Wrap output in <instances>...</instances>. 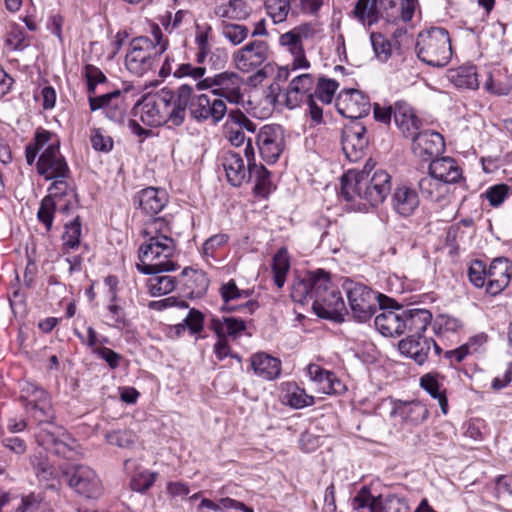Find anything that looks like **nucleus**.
Returning <instances> with one entry per match:
<instances>
[{
	"instance_id": "bf43d9fd",
	"label": "nucleus",
	"mask_w": 512,
	"mask_h": 512,
	"mask_svg": "<svg viewBox=\"0 0 512 512\" xmlns=\"http://www.w3.org/2000/svg\"><path fill=\"white\" fill-rule=\"evenodd\" d=\"M55 210L56 201L52 200V197L45 196L41 200L40 207L37 212V219L45 226L47 232L52 229Z\"/></svg>"
},
{
	"instance_id": "a18cd8bd",
	"label": "nucleus",
	"mask_w": 512,
	"mask_h": 512,
	"mask_svg": "<svg viewBox=\"0 0 512 512\" xmlns=\"http://www.w3.org/2000/svg\"><path fill=\"white\" fill-rule=\"evenodd\" d=\"M439 374L427 373L420 378V386L431 397L438 400L443 414L448 412V400L445 391H442L441 384L438 381Z\"/></svg>"
},
{
	"instance_id": "aec40b11",
	"label": "nucleus",
	"mask_w": 512,
	"mask_h": 512,
	"mask_svg": "<svg viewBox=\"0 0 512 512\" xmlns=\"http://www.w3.org/2000/svg\"><path fill=\"white\" fill-rule=\"evenodd\" d=\"M511 275L512 264L508 258H495L487 269L486 292L493 296L501 293L509 285Z\"/></svg>"
},
{
	"instance_id": "4c0bfd02",
	"label": "nucleus",
	"mask_w": 512,
	"mask_h": 512,
	"mask_svg": "<svg viewBox=\"0 0 512 512\" xmlns=\"http://www.w3.org/2000/svg\"><path fill=\"white\" fill-rule=\"evenodd\" d=\"M69 180L70 178L52 179V183L48 187L49 195L47 197H52V200L68 198L67 203L62 207L64 213H68L77 205V194Z\"/></svg>"
},
{
	"instance_id": "f3484780",
	"label": "nucleus",
	"mask_w": 512,
	"mask_h": 512,
	"mask_svg": "<svg viewBox=\"0 0 512 512\" xmlns=\"http://www.w3.org/2000/svg\"><path fill=\"white\" fill-rule=\"evenodd\" d=\"M36 437L39 445L64 458L70 457L75 443L64 429L53 425L40 429Z\"/></svg>"
},
{
	"instance_id": "37998d69",
	"label": "nucleus",
	"mask_w": 512,
	"mask_h": 512,
	"mask_svg": "<svg viewBox=\"0 0 512 512\" xmlns=\"http://www.w3.org/2000/svg\"><path fill=\"white\" fill-rule=\"evenodd\" d=\"M197 509L198 511L209 509L214 512H227L231 509L239 510L242 512H254L252 507L246 506L243 502L229 497L220 498L218 501L203 498Z\"/></svg>"
},
{
	"instance_id": "5fc2aeb1",
	"label": "nucleus",
	"mask_w": 512,
	"mask_h": 512,
	"mask_svg": "<svg viewBox=\"0 0 512 512\" xmlns=\"http://www.w3.org/2000/svg\"><path fill=\"white\" fill-rule=\"evenodd\" d=\"M290 269L289 256L286 249L281 248L273 257L272 270L274 282L278 288L283 287L286 275Z\"/></svg>"
},
{
	"instance_id": "f03ea898",
	"label": "nucleus",
	"mask_w": 512,
	"mask_h": 512,
	"mask_svg": "<svg viewBox=\"0 0 512 512\" xmlns=\"http://www.w3.org/2000/svg\"><path fill=\"white\" fill-rule=\"evenodd\" d=\"M171 229L161 218L155 219L146 235L149 238L138 251L139 263L136 268L143 274L174 271L177 264L172 260L176 251V243L170 236Z\"/></svg>"
},
{
	"instance_id": "393cba45",
	"label": "nucleus",
	"mask_w": 512,
	"mask_h": 512,
	"mask_svg": "<svg viewBox=\"0 0 512 512\" xmlns=\"http://www.w3.org/2000/svg\"><path fill=\"white\" fill-rule=\"evenodd\" d=\"M432 314L426 309H410L402 311L401 334L422 336L431 323Z\"/></svg>"
},
{
	"instance_id": "2eb2a0df",
	"label": "nucleus",
	"mask_w": 512,
	"mask_h": 512,
	"mask_svg": "<svg viewBox=\"0 0 512 512\" xmlns=\"http://www.w3.org/2000/svg\"><path fill=\"white\" fill-rule=\"evenodd\" d=\"M337 111L351 121H358L367 116L370 112L371 104L367 95L357 89H344L336 98Z\"/></svg>"
},
{
	"instance_id": "3c124183",
	"label": "nucleus",
	"mask_w": 512,
	"mask_h": 512,
	"mask_svg": "<svg viewBox=\"0 0 512 512\" xmlns=\"http://www.w3.org/2000/svg\"><path fill=\"white\" fill-rule=\"evenodd\" d=\"M250 30L246 25L223 21L221 35L233 46L243 43L249 36Z\"/></svg>"
},
{
	"instance_id": "09e8293b",
	"label": "nucleus",
	"mask_w": 512,
	"mask_h": 512,
	"mask_svg": "<svg viewBox=\"0 0 512 512\" xmlns=\"http://www.w3.org/2000/svg\"><path fill=\"white\" fill-rule=\"evenodd\" d=\"M81 230L82 225L79 216L65 224L64 233L62 235V251L64 254H68L70 250L78 248L80 245Z\"/></svg>"
},
{
	"instance_id": "864d4df0",
	"label": "nucleus",
	"mask_w": 512,
	"mask_h": 512,
	"mask_svg": "<svg viewBox=\"0 0 512 512\" xmlns=\"http://www.w3.org/2000/svg\"><path fill=\"white\" fill-rule=\"evenodd\" d=\"M265 9L275 24L284 22L293 11L292 0H265Z\"/></svg>"
},
{
	"instance_id": "cd10ccee",
	"label": "nucleus",
	"mask_w": 512,
	"mask_h": 512,
	"mask_svg": "<svg viewBox=\"0 0 512 512\" xmlns=\"http://www.w3.org/2000/svg\"><path fill=\"white\" fill-rule=\"evenodd\" d=\"M429 172L448 186L457 183L462 178V170L451 157L436 158L430 162Z\"/></svg>"
},
{
	"instance_id": "6ab92c4d",
	"label": "nucleus",
	"mask_w": 512,
	"mask_h": 512,
	"mask_svg": "<svg viewBox=\"0 0 512 512\" xmlns=\"http://www.w3.org/2000/svg\"><path fill=\"white\" fill-rule=\"evenodd\" d=\"M445 148L443 136L435 131L417 132L412 137V151L423 160L440 155Z\"/></svg>"
},
{
	"instance_id": "8fccbe9b",
	"label": "nucleus",
	"mask_w": 512,
	"mask_h": 512,
	"mask_svg": "<svg viewBox=\"0 0 512 512\" xmlns=\"http://www.w3.org/2000/svg\"><path fill=\"white\" fill-rule=\"evenodd\" d=\"M284 403L294 409H301L314 404V397L308 395L304 389L295 384L288 383L284 395Z\"/></svg>"
},
{
	"instance_id": "f704fd0d",
	"label": "nucleus",
	"mask_w": 512,
	"mask_h": 512,
	"mask_svg": "<svg viewBox=\"0 0 512 512\" xmlns=\"http://www.w3.org/2000/svg\"><path fill=\"white\" fill-rule=\"evenodd\" d=\"M245 291L239 290L236 283L233 280L223 284L220 287V295L224 302L221 307L222 311H236V310H244L247 311L248 314H252L257 308L258 304L255 301H247L242 305H230L229 302L240 299L244 295Z\"/></svg>"
},
{
	"instance_id": "e433bc0d",
	"label": "nucleus",
	"mask_w": 512,
	"mask_h": 512,
	"mask_svg": "<svg viewBox=\"0 0 512 512\" xmlns=\"http://www.w3.org/2000/svg\"><path fill=\"white\" fill-rule=\"evenodd\" d=\"M181 276L185 289L191 298H198L206 293L209 279L204 271L186 267L183 269Z\"/></svg>"
},
{
	"instance_id": "49530a36",
	"label": "nucleus",
	"mask_w": 512,
	"mask_h": 512,
	"mask_svg": "<svg viewBox=\"0 0 512 512\" xmlns=\"http://www.w3.org/2000/svg\"><path fill=\"white\" fill-rule=\"evenodd\" d=\"M162 272L150 274L151 277L147 280L146 286L148 292L153 297L166 295L172 292L176 287L175 277L169 275H161Z\"/></svg>"
},
{
	"instance_id": "4be33fe9",
	"label": "nucleus",
	"mask_w": 512,
	"mask_h": 512,
	"mask_svg": "<svg viewBox=\"0 0 512 512\" xmlns=\"http://www.w3.org/2000/svg\"><path fill=\"white\" fill-rule=\"evenodd\" d=\"M381 18L396 23L399 20L408 22L412 19L417 0H376Z\"/></svg>"
},
{
	"instance_id": "a211bd4d",
	"label": "nucleus",
	"mask_w": 512,
	"mask_h": 512,
	"mask_svg": "<svg viewBox=\"0 0 512 512\" xmlns=\"http://www.w3.org/2000/svg\"><path fill=\"white\" fill-rule=\"evenodd\" d=\"M91 111L103 109L105 115L114 122L123 120L127 105L122 91L114 90L103 95L88 98Z\"/></svg>"
},
{
	"instance_id": "9d476101",
	"label": "nucleus",
	"mask_w": 512,
	"mask_h": 512,
	"mask_svg": "<svg viewBox=\"0 0 512 512\" xmlns=\"http://www.w3.org/2000/svg\"><path fill=\"white\" fill-rule=\"evenodd\" d=\"M242 86V77L237 73L227 71L212 77H206L196 85L199 90L212 89L211 93L216 97L225 98L228 102L234 104H239L243 99Z\"/></svg>"
},
{
	"instance_id": "5701e85b",
	"label": "nucleus",
	"mask_w": 512,
	"mask_h": 512,
	"mask_svg": "<svg viewBox=\"0 0 512 512\" xmlns=\"http://www.w3.org/2000/svg\"><path fill=\"white\" fill-rule=\"evenodd\" d=\"M433 339L425 336H406L398 348L401 354L413 359L418 365H423L429 356Z\"/></svg>"
},
{
	"instance_id": "58836bf2",
	"label": "nucleus",
	"mask_w": 512,
	"mask_h": 512,
	"mask_svg": "<svg viewBox=\"0 0 512 512\" xmlns=\"http://www.w3.org/2000/svg\"><path fill=\"white\" fill-rule=\"evenodd\" d=\"M418 187L422 196L433 202L444 200L450 193V186L431 175L430 172L419 180Z\"/></svg>"
},
{
	"instance_id": "1a4fd4ad",
	"label": "nucleus",
	"mask_w": 512,
	"mask_h": 512,
	"mask_svg": "<svg viewBox=\"0 0 512 512\" xmlns=\"http://www.w3.org/2000/svg\"><path fill=\"white\" fill-rule=\"evenodd\" d=\"M317 33L316 26L312 23H303L293 29L280 34L279 46L292 57V69H308V61L304 49V41L312 39Z\"/></svg>"
},
{
	"instance_id": "de8ad7c7",
	"label": "nucleus",
	"mask_w": 512,
	"mask_h": 512,
	"mask_svg": "<svg viewBox=\"0 0 512 512\" xmlns=\"http://www.w3.org/2000/svg\"><path fill=\"white\" fill-rule=\"evenodd\" d=\"M410 508L403 497L397 495L378 496L371 505V512H409Z\"/></svg>"
},
{
	"instance_id": "c756f323",
	"label": "nucleus",
	"mask_w": 512,
	"mask_h": 512,
	"mask_svg": "<svg viewBox=\"0 0 512 512\" xmlns=\"http://www.w3.org/2000/svg\"><path fill=\"white\" fill-rule=\"evenodd\" d=\"M167 197L164 190L154 187H147L135 196V203L146 214L154 215L159 213L166 205Z\"/></svg>"
},
{
	"instance_id": "13d9d810",
	"label": "nucleus",
	"mask_w": 512,
	"mask_h": 512,
	"mask_svg": "<svg viewBox=\"0 0 512 512\" xmlns=\"http://www.w3.org/2000/svg\"><path fill=\"white\" fill-rule=\"evenodd\" d=\"M338 87L339 84L335 80L321 77L315 92L311 95L324 104H330Z\"/></svg>"
},
{
	"instance_id": "0eeeda50",
	"label": "nucleus",
	"mask_w": 512,
	"mask_h": 512,
	"mask_svg": "<svg viewBox=\"0 0 512 512\" xmlns=\"http://www.w3.org/2000/svg\"><path fill=\"white\" fill-rule=\"evenodd\" d=\"M188 90L187 103L183 106V122L186 118V110H189L190 116L197 122L219 123L227 113V106L223 99L214 94H194L193 87L187 84L179 86V89Z\"/></svg>"
},
{
	"instance_id": "72a5a7b5",
	"label": "nucleus",
	"mask_w": 512,
	"mask_h": 512,
	"mask_svg": "<svg viewBox=\"0 0 512 512\" xmlns=\"http://www.w3.org/2000/svg\"><path fill=\"white\" fill-rule=\"evenodd\" d=\"M209 328L217 335L236 339L246 330V323L241 318L233 316L212 317Z\"/></svg>"
},
{
	"instance_id": "b1692460",
	"label": "nucleus",
	"mask_w": 512,
	"mask_h": 512,
	"mask_svg": "<svg viewBox=\"0 0 512 512\" xmlns=\"http://www.w3.org/2000/svg\"><path fill=\"white\" fill-rule=\"evenodd\" d=\"M245 156L248 161V180L255 178V192L266 196L271 191L270 172L263 165L255 163V153L250 139L245 148Z\"/></svg>"
},
{
	"instance_id": "7c9ffc66",
	"label": "nucleus",
	"mask_w": 512,
	"mask_h": 512,
	"mask_svg": "<svg viewBox=\"0 0 512 512\" xmlns=\"http://www.w3.org/2000/svg\"><path fill=\"white\" fill-rule=\"evenodd\" d=\"M307 373L310 379L319 385V390L324 394L339 393L344 388L342 382L333 372L325 370L317 364L308 365Z\"/></svg>"
},
{
	"instance_id": "e2e57ef3",
	"label": "nucleus",
	"mask_w": 512,
	"mask_h": 512,
	"mask_svg": "<svg viewBox=\"0 0 512 512\" xmlns=\"http://www.w3.org/2000/svg\"><path fill=\"white\" fill-rule=\"evenodd\" d=\"M106 441L120 448H130L136 442V435L131 430H115L107 432Z\"/></svg>"
},
{
	"instance_id": "9b49d317",
	"label": "nucleus",
	"mask_w": 512,
	"mask_h": 512,
	"mask_svg": "<svg viewBox=\"0 0 512 512\" xmlns=\"http://www.w3.org/2000/svg\"><path fill=\"white\" fill-rule=\"evenodd\" d=\"M37 173L45 180L71 178V170L66 158L60 151L58 140L49 142L36 162Z\"/></svg>"
},
{
	"instance_id": "6e6d98bb",
	"label": "nucleus",
	"mask_w": 512,
	"mask_h": 512,
	"mask_svg": "<svg viewBox=\"0 0 512 512\" xmlns=\"http://www.w3.org/2000/svg\"><path fill=\"white\" fill-rule=\"evenodd\" d=\"M26 410L39 423L50 424L54 418V412L48 395L26 407Z\"/></svg>"
},
{
	"instance_id": "ddd939ff",
	"label": "nucleus",
	"mask_w": 512,
	"mask_h": 512,
	"mask_svg": "<svg viewBox=\"0 0 512 512\" xmlns=\"http://www.w3.org/2000/svg\"><path fill=\"white\" fill-rule=\"evenodd\" d=\"M256 144L262 159L268 163H275L285 148V134L282 126L267 124L260 128Z\"/></svg>"
},
{
	"instance_id": "ea45409f",
	"label": "nucleus",
	"mask_w": 512,
	"mask_h": 512,
	"mask_svg": "<svg viewBox=\"0 0 512 512\" xmlns=\"http://www.w3.org/2000/svg\"><path fill=\"white\" fill-rule=\"evenodd\" d=\"M447 77L458 88L476 89L479 86L478 73L472 64L450 69Z\"/></svg>"
},
{
	"instance_id": "a19ab883",
	"label": "nucleus",
	"mask_w": 512,
	"mask_h": 512,
	"mask_svg": "<svg viewBox=\"0 0 512 512\" xmlns=\"http://www.w3.org/2000/svg\"><path fill=\"white\" fill-rule=\"evenodd\" d=\"M374 324L384 336L401 335L402 313L393 310H382L376 315Z\"/></svg>"
},
{
	"instance_id": "bb28decb",
	"label": "nucleus",
	"mask_w": 512,
	"mask_h": 512,
	"mask_svg": "<svg viewBox=\"0 0 512 512\" xmlns=\"http://www.w3.org/2000/svg\"><path fill=\"white\" fill-rule=\"evenodd\" d=\"M222 165L227 181L232 186L239 187L248 180V165L245 166L240 154L233 151L226 152L222 159Z\"/></svg>"
},
{
	"instance_id": "338daca9",
	"label": "nucleus",
	"mask_w": 512,
	"mask_h": 512,
	"mask_svg": "<svg viewBox=\"0 0 512 512\" xmlns=\"http://www.w3.org/2000/svg\"><path fill=\"white\" fill-rule=\"evenodd\" d=\"M204 67H195L190 63L179 64L173 72L175 78L191 77L194 80L201 79L205 75Z\"/></svg>"
},
{
	"instance_id": "4d7b16f0",
	"label": "nucleus",
	"mask_w": 512,
	"mask_h": 512,
	"mask_svg": "<svg viewBox=\"0 0 512 512\" xmlns=\"http://www.w3.org/2000/svg\"><path fill=\"white\" fill-rule=\"evenodd\" d=\"M229 236L225 233L212 235L202 245V256L206 261L216 259L218 252L227 245Z\"/></svg>"
},
{
	"instance_id": "f8f14e48",
	"label": "nucleus",
	"mask_w": 512,
	"mask_h": 512,
	"mask_svg": "<svg viewBox=\"0 0 512 512\" xmlns=\"http://www.w3.org/2000/svg\"><path fill=\"white\" fill-rule=\"evenodd\" d=\"M270 45L264 40H253L232 54L235 67L242 72H252L268 61Z\"/></svg>"
},
{
	"instance_id": "39448f33",
	"label": "nucleus",
	"mask_w": 512,
	"mask_h": 512,
	"mask_svg": "<svg viewBox=\"0 0 512 512\" xmlns=\"http://www.w3.org/2000/svg\"><path fill=\"white\" fill-rule=\"evenodd\" d=\"M415 50L422 62L433 67L446 66L452 56L448 32L444 28L433 27L419 33Z\"/></svg>"
},
{
	"instance_id": "79ce46f5",
	"label": "nucleus",
	"mask_w": 512,
	"mask_h": 512,
	"mask_svg": "<svg viewBox=\"0 0 512 512\" xmlns=\"http://www.w3.org/2000/svg\"><path fill=\"white\" fill-rule=\"evenodd\" d=\"M353 16L363 25L372 26L381 18L376 0H357Z\"/></svg>"
},
{
	"instance_id": "0e129e2a",
	"label": "nucleus",
	"mask_w": 512,
	"mask_h": 512,
	"mask_svg": "<svg viewBox=\"0 0 512 512\" xmlns=\"http://www.w3.org/2000/svg\"><path fill=\"white\" fill-rule=\"evenodd\" d=\"M46 395H48L47 392L35 383L27 381L21 386L20 398L25 402V408L29 407L32 403L41 400V398Z\"/></svg>"
},
{
	"instance_id": "a878e982",
	"label": "nucleus",
	"mask_w": 512,
	"mask_h": 512,
	"mask_svg": "<svg viewBox=\"0 0 512 512\" xmlns=\"http://www.w3.org/2000/svg\"><path fill=\"white\" fill-rule=\"evenodd\" d=\"M391 203L397 214L408 217L418 208L419 197L414 189L406 185H401L394 190Z\"/></svg>"
},
{
	"instance_id": "423d86ee",
	"label": "nucleus",
	"mask_w": 512,
	"mask_h": 512,
	"mask_svg": "<svg viewBox=\"0 0 512 512\" xmlns=\"http://www.w3.org/2000/svg\"><path fill=\"white\" fill-rule=\"evenodd\" d=\"M166 49L167 43L154 44L147 37L134 38L125 57L126 69L137 77H143L154 71Z\"/></svg>"
},
{
	"instance_id": "7ed1b4c3",
	"label": "nucleus",
	"mask_w": 512,
	"mask_h": 512,
	"mask_svg": "<svg viewBox=\"0 0 512 512\" xmlns=\"http://www.w3.org/2000/svg\"><path fill=\"white\" fill-rule=\"evenodd\" d=\"M390 190L391 176L382 169L372 172L368 164L361 171L349 170L341 178V195L359 206L381 204Z\"/></svg>"
},
{
	"instance_id": "f257e3e1",
	"label": "nucleus",
	"mask_w": 512,
	"mask_h": 512,
	"mask_svg": "<svg viewBox=\"0 0 512 512\" xmlns=\"http://www.w3.org/2000/svg\"><path fill=\"white\" fill-rule=\"evenodd\" d=\"M291 298L300 304L311 302L314 312L325 319L340 320L347 311L340 291L323 270L296 279L291 287Z\"/></svg>"
},
{
	"instance_id": "412c9836",
	"label": "nucleus",
	"mask_w": 512,
	"mask_h": 512,
	"mask_svg": "<svg viewBox=\"0 0 512 512\" xmlns=\"http://www.w3.org/2000/svg\"><path fill=\"white\" fill-rule=\"evenodd\" d=\"M244 130L254 133L256 124L240 110H231L224 126L225 137L233 146L239 147L245 141Z\"/></svg>"
},
{
	"instance_id": "774afa93",
	"label": "nucleus",
	"mask_w": 512,
	"mask_h": 512,
	"mask_svg": "<svg viewBox=\"0 0 512 512\" xmlns=\"http://www.w3.org/2000/svg\"><path fill=\"white\" fill-rule=\"evenodd\" d=\"M91 144L96 151L109 152L113 148V140L110 136L104 135L101 129H93Z\"/></svg>"
},
{
	"instance_id": "4468645a",
	"label": "nucleus",
	"mask_w": 512,
	"mask_h": 512,
	"mask_svg": "<svg viewBox=\"0 0 512 512\" xmlns=\"http://www.w3.org/2000/svg\"><path fill=\"white\" fill-rule=\"evenodd\" d=\"M68 485L78 494L96 499L101 496L103 487L96 472L88 466L78 465L71 472H64Z\"/></svg>"
},
{
	"instance_id": "c85d7f7f",
	"label": "nucleus",
	"mask_w": 512,
	"mask_h": 512,
	"mask_svg": "<svg viewBox=\"0 0 512 512\" xmlns=\"http://www.w3.org/2000/svg\"><path fill=\"white\" fill-rule=\"evenodd\" d=\"M394 121L404 136L413 137L421 128L422 122L413 109L405 102L394 105Z\"/></svg>"
},
{
	"instance_id": "69168bd1",
	"label": "nucleus",
	"mask_w": 512,
	"mask_h": 512,
	"mask_svg": "<svg viewBox=\"0 0 512 512\" xmlns=\"http://www.w3.org/2000/svg\"><path fill=\"white\" fill-rule=\"evenodd\" d=\"M468 277L475 287L481 288L484 285L487 286L486 265L480 260L473 261L468 269Z\"/></svg>"
},
{
	"instance_id": "c9c22d12",
	"label": "nucleus",
	"mask_w": 512,
	"mask_h": 512,
	"mask_svg": "<svg viewBox=\"0 0 512 512\" xmlns=\"http://www.w3.org/2000/svg\"><path fill=\"white\" fill-rule=\"evenodd\" d=\"M314 80L311 74H301L292 79L286 94V104L289 108H294L299 102L306 100L310 94Z\"/></svg>"
},
{
	"instance_id": "6e6552de",
	"label": "nucleus",
	"mask_w": 512,
	"mask_h": 512,
	"mask_svg": "<svg viewBox=\"0 0 512 512\" xmlns=\"http://www.w3.org/2000/svg\"><path fill=\"white\" fill-rule=\"evenodd\" d=\"M343 289L346 293L353 317L365 322L376 313L377 306H382L381 294H377L365 284L345 280Z\"/></svg>"
},
{
	"instance_id": "2f4dec72",
	"label": "nucleus",
	"mask_w": 512,
	"mask_h": 512,
	"mask_svg": "<svg viewBox=\"0 0 512 512\" xmlns=\"http://www.w3.org/2000/svg\"><path fill=\"white\" fill-rule=\"evenodd\" d=\"M251 368L257 376L265 380H274L280 376L281 361L267 353L259 352L251 356Z\"/></svg>"
},
{
	"instance_id": "c03bdc74",
	"label": "nucleus",
	"mask_w": 512,
	"mask_h": 512,
	"mask_svg": "<svg viewBox=\"0 0 512 512\" xmlns=\"http://www.w3.org/2000/svg\"><path fill=\"white\" fill-rule=\"evenodd\" d=\"M4 42L12 51H24L30 45L24 28L14 21L6 27Z\"/></svg>"
},
{
	"instance_id": "473e14b6",
	"label": "nucleus",
	"mask_w": 512,
	"mask_h": 512,
	"mask_svg": "<svg viewBox=\"0 0 512 512\" xmlns=\"http://www.w3.org/2000/svg\"><path fill=\"white\" fill-rule=\"evenodd\" d=\"M391 415L400 417L407 423L419 424L427 419L429 412L427 407L419 401H397L394 404Z\"/></svg>"
},
{
	"instance_id": "20e7f679",
	"label": "nucleus",
	"mask_w": 512,
	"mask_h": 512,
	"mask_svg": "<svg viewBox=\"0 0 512 512\" xmlns=\"http://www.w3.org/2000/svg\"><path fill=\"white\" fill-rule=\"evenodd\" d=\"M186 91V88L178 87L175 92L162 89L157 93L144 96L136 106L141 121L152 127L163 124H168L169 127L182 125L183 106L188 99Z\"/></svg>"
},
{
	"instance_id": "dca6fc26",
	"label": "nucleus",
	"mask_w": 512,
	"mask_h": 512,
	"mask_svg": "<svg viewBox=\"0 0 512 512\" xmlns=\"http://www.w3.org/2000/svg\"><path fill=\"white\" fill-rule=\"evenodd\" d=\"M341 144L348 160H360L368 146L366 127L359 121H350L343 128Z\"/></svg>"
},
{
	"instance_id": "052dcab7",
	"label": "nucleus",
	"mask_w": 512,
	"mask_h": 512,
	"mask_svg": "<svg viewBox=\"0 0 512 512\" xmlns=\"http://www.w3.org/2000/svg\"><path fill=\"white\" fill-rule=\"evenodd\" d=\"M157 476V472H151L149 470L141 471L133 475L130 481V487L135 492L145 493L154 485Z\"/></svg>"
},
{
	"instance_id": "680f3d73",
	"label": "nucleus",
	"mask_w": 512,
	"mask_h": 512,
	"mask_svg": "<svg viewBox=\"0 0 512 512\" xmlns=\"http://www.w3.org/2000/svg\"><path fill=\"white\" fill-rule=\"evenodd\" d=\"M203 323L204 315L199 310L192 308L184 318L183 323L176 326V330L180 332L188 328L191 334H198L203 330Z\"/></svg>"
},
{
	"instance_id": "603ef678",
	"label": "nucleus",
	"mask_w": 512,
	"mask_h": 512,
	"mask_svg": "<svg viewBox=\"0 0 512 512\" xmlns=\"http://www.w3.org/2000/svg\"><path fill=\"white\" fill-rule=\"evenodd\" d=\"M53 134L50 131L44 129H38L34 136V141L29 143L25 148V158L28 165H32L40 150H42L45 145H48L51 142Z\"/></svg>"
}]
</instances>
